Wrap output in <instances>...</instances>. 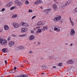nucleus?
Returning <instances> with one entry per match:
<instances>
[{
    "instance_id": "nucleus-1",
    "label": "nucleus",
    "mask_w": 77,
    "mask_h": 77,
    "mask_svg": "<svg viewBox=\"0 0 77 77\" xmlns=\"http://www.w3.org/2000/svg\"><path fill=\"white\" fill-rule=\"evenodd\" d=\"M8 44V41L6 39L3 38L0 39V44L6 45Z\"/></svg>"
},
{
    "instance_id": "nucleus-2",
    "label": "nucleus",
    "mask_w": 77,
    "mask_h": 77,
    "mask_svg": "<svg viewBox=\"0 0 77 77\" xmlns=\"http://www.w3.org/2000/svg\"><path fill=\"white\" fill-rule=\"evenodd\" d=\"M12 25L14 28H18L20 27V24L16 22L13 23Z\"/></svg>"
},
{
    "instance_id": "nucleus-3",
    "label": "nucleus",
    "mask_w": 77,
    "mask_h": 77,
    "mask_svg": "<svg viewBox=\"0 0 77 77\" xmlns=\"http://www.w3.org/2000/svg\"><path fill=\"white\" fill-rule=\"evenodd\" d=\"M61 18H62L61 16H59L57 17H54L53 19V20L54 21H59V20H60Z\"/></svg>"
},
{
    "instance_id": "nucleus-4",
    "label": "nucleus",
    "mask_w": 77,
    "mask_h": 77,
    "mask_svg": "<svg viewBox=\"0 0 77 77\" xmlns=\"http://www.w3.org/2000/svg\"><path fill=\"white\" fill-rule=\"evenodd\" d=\"M14 44L15 42H14L10 41L9 42V45L10 47H13V46L14 45Z\"/></svg>"
},
{
    "instance_id": "nucleus-5",
    "label": "nucleus",
    "mask_w": 77,
    "mask_h": 77,
    "mask_svg": "<svg viewBox=\"0 0 77 77\" xmlns=\"http://www.w3.org/2000/svg\"><path fill=\"white\" fill-rule=\"evenodd\" d=\"M74 61L72 60H69L68 61H67L66 62L67 63V64H73Z\"/></svg>"
},
{
    "instance_id": "nucleus-6",
    "label": "nucleus",
    "mask_w": 77,
    "mask_h": 77,
    "mask_svg": "<svg viewBox=\"0 0 77 77\" xmlns=\"http://www.w3.org/2000/svg\"><path fill=\"white\" fill-rule=\"evenodd\" d=\"M27 30H28V29L27 28H23L21 29V32L22 33H24L27 31Z\"/></svg>"
},
{
    "instance_id": "nucleus-7",
    "label": "nucleus",
    "mask_w": 77,
    "mask_h": 77,
    "mask_svg": "<svg viewBox=\"0 0 77 77\" xmlns=\"http://www.w3.org/2000/svg\"><path fill=\"white\" fill-rule=\"evenodd\" d=\"M21 25L22 26H25V27H29V24H28L24 22H21L20 23Z\"/></svg>"
},
{
    "instance_id": "nucleus-8",
    "label": "nucleus",
    "mask_w": 77,
    "mask_h": 77,
    "mask_svg": "<svg viewBox=\"0 0 77 77\" xmlns=\"http://www.w3.org/2000/svg\"><path fill=\"white\" fill-rule=\"evenodd\" d=\"M53 8L54 11H57L58 10V8H57V5L56 4H54L53 5Z\"/></svg>"
},
{
    "instance_id": "nucleus-9",
    "label": "nucleus",
    "mask_w": 77,
    "mask_h": 77,
    "mask_svg": "<svg viewBox=\"0 0 77 77\" xmlns=\"http://www.w3.org/2000/svg\"><path fill=\"white\" fill-rule=\"evenodd\" d=\"M75 31H74V29H72L70 32V35L72 36H73V35H74L75 34Z\"/></svg>"
},
{
    "instance_id": "nucleus-10",
    "label": "nucleus",
    "mask_w": 77,
    "mask_h": 77,
    "mask_svg": "<svg viewBox=\"0 0 77 77\" xmlns=\"http://www.w3.org/2000/svg\"><path fill=\"white\" fill-rule=\"evenodd\" d=\"M42 3V1L41 0H38L37 1L35 2V5H38L39 4V3Z\"/></svg>"
},
{
    "instance_id": "nucleus-11",
    "label": "nucleus",
    "mask_w": 77,
    "mask_h": 77,
    "mask_svg": "<svg viewBox=\"0 0 77 77\" xmlns=\"http://www.w3.org/2000/svg\"><path fill=\"white\" fill-rule=\"evenodd\" d=\"M35 36H33V35H32L29 37V41H32L35 39Z\"/></svg>"
},
{
    "instance_id": "nucleus-12",
    "label": "nucleus",
    "mask_w": 77,
    "mask_h": 77,
    "mask_svg": "<svg viewBox=\"0 0 77 77\" xmlns=\"http://www.w3.org/2000/svg\"><path fill=\"white\" fill-rule=\"evenodd\" d=\"M42 32V30H41V29L38 28L37 29V31H36L35 32V34L36 35H38V33H41Z\"/></svg>"
},
{
    "instance_id": "nucleus-13",
    "label": "nucleus",
    "mask_w": 77,
    "mask_h": 77,
    "mask_svg": "<svg viewBox=\"0 0 77 77\" xmlns=\"http://www.w3.org/2000/svg\"><path fill=\"white\" fill-rule=\"evenodd\" d=\"M44 23L43 22H38L37 23V26H41L42 25H44Z\"/></svg>"
},
{
    "instance_id": "nucleus-14",
    "label": "nucleus",
    "mask_w": 77,
    "mask_h": 77,
    "mask_svg": "<svg viewBox=\"0 0 77 77\" xmlns=\"http://www.w3.org/2000/svg\"><path fill=\"white\" fill-rule=\"evenodd\" d=\"M54 31H56L57 32H60V29L59 28L57 27L54 28Z\"/></svg>"
},
{
    "instance_id": "nucleus-15",
    "label": "nucleus",
    "mask_w": 77,
    "mask_h": 77,
    "mask_svg": "<svg viewBox=\"0 0 77 77\" xmlns=\"http://www.w3.org/2000/svg\"><path fill=\"white\" fill-rule=\"evenodd\" d=\"M48 25H47L43 27L42 30H48Z\"/></svg>"
},
{
    "instance_id": "nucleus-16",
    "label": "nucleus",
    "mask_w": 77,
    "mask_h": 77,
    "mask_svg": "<svg viewBox=\"0 0 77 77\" xmlns=\"http://www.w3.org/2000/svg\"><path fill=\"white\" fill-rule=\"evenodd\" d=\"M2 51L4 53H7L8 51V49L7 48H3Z\"/></svg>"
},
{
    "instance_id": "nucleus-17",
    "label": "nucleus",
    "mask_w": 77,
    "mask_h": 77,
    "mask_svg": "<svg viewBox=\"0 0 77 77\" xmlns=\"http://www.w3.org/2000/svg\"><path fill=\"white\" fill-rule=\"evenodd\" d=\"M12 5V2H10L7 4V7H11Z\"/></svg>"
},
{
    "instance_id": "nucleus-18",
    "label": "nucleus",
    "mask_w": 77,
    "mask_h": 77,
    "mask_svg": "<svg viewBox=\"0 0 77 77\" xmlns=\"http://www.w3.org/2000/svg\"><path fill=\"white\" fill-rule=\"evenodd\" d=\"M69 20L70 21V24L72 26H74V22L72 21L71 19V18H69Z\"/></svg>"
},
{
    "instance_id": "nucleus-19",
    "label": "nucleus",
    "mask_w": 77,
    "mask_h": 77,
    "mask_svg": "<svg viewBox=\"0 0 77 77\" xmlns=\"http://www.w3.org/2000/svg\"><path fill=\"white\" fill-rule=\"evenodd\" d=\"M4 29L5 30H9V26L8 25H5L4 27Z\"/></svg>"
},
{
    "instance_id": "nucleus-20",
    "label": "nucleus",
    "mask_w": 77,
    "mask_h": 77,
    "mask_svg": "<svg viewBox=\"0 0 77 77\" xmlns=\"http://www.w3.org/2000/svg\"><path fill=\"white\" fill-rule=\"evenodd\" d=\"M49 12V11L48 9H46L44 11V12L45 14H48Z\"/></svg>"
},
{
    "instance_id": "nucleus-21",
    "label": "nucleus",
    "mask_w": 77,
    "mask_h": 77,
    "mask_svg": "<svg viewBox=\"0 0 77 77\" xmlns=\"http://www.w3.org/2000/svg\"><path fill=\"white\" fill-rule=\"evenodd\" d=\"M17 17V14H14L12 16V18H15Z\"/></svg>"
},
{
    "instance_id": "nucleus-22",
    "label": "nucleus",
    "mask_w": 77,
    "mask_h": 77,
    "mask_svg": "<svg viewBox=\"0 0 77 77\" xmlns=\"http://www.w3.org/2000/svg\"><path fill=\"white\" fill-rule=\"evenodd\" d=\"M42 69H44V70H46L47 69V67L45 66H43L42 67Z\"/></svg>"
},
{
    "instance_id": "nucleus-23",
    "label": "nucleus",
    "mask_w": 77,
    "mask_h": 77,
    "mask_svg": "<svg viewBox=\"0 0 77 77\" xmlns=\"http://www.w3.org/2000/svg\"><path fill=\"white\" fill-rule=\"evenodd\" d=\"M70 1H68L67 3L66 4L65 6H68L69 4H70Z\"/></svg>"
},
{
    "instance_id": "nucleus-24",
    "label": "nucleus",
    "mask_w": 77,
    "mask_h": 77,
    "mask_svg": "<svg viewBox=\"0 0 77 77\" xmlns=\"http://www.w3.org/2000/svg\"><path fill=\"white\" fill-rule=\"evenodd\" d=\"M22 5H23V4H22V2H21L19 1V2L18 3L17 5L19 6H21Z\"/></svg>"
},
{
    "instance_id": "nucleus-25",
    "label": "nucleus",
    "mask_w": 77,
    "mask_h": 77,
    "mask_svg": "<svg viewBox=\"0 0 77 77\" xmlns=\"http://www.w3.org/2000/svg\"><path fill=\"white\" fill-rule=\"evenodd\" d=\"M25 4L26 5H28L29 4V2L28 1H26L25 2Z\"/></svg>"
},
{
    "instance_id": "nucleus-26",
    "label": "nucleus",
    "mask_w": 77,
    "mask_h": 77,
    "mask_svg": "<svg viewBox=\"0 0 77 77\" xmlns=\"http://www.w3.org/2000/svg\"><path fill=\"white\" fill-rule=\"evenodd\" d=\"M39 28H40V27L38 26V27H36V28H34L33 29V30H34V31H35L36 30V29H38Z\"/></svg>"
},
{
    "instance_id": "nucleus-27",
    "label": "nucleus",
    "mask_w": 77,
    "mask_h": 77,
    "mask_svg": "<svg viewBox=\"0 0 77 77\" xmlns=\"http://www.w3.org/2000/svg\"><path fill=\"white\" fill-rule=\"evenodd\" d=\"M19 2V1L17 0L15 1L14 2L15 3V4H16V5H18Z\"/></svg>"
},
{
    "instance_id": "nucleus-28",
    "label": "nucleus",
    "mask_w": 77,
    "mask_h": 77,
    "mask_svg": "<svg viewBox=\"0 0 77 77\" xmlns=\"http://www.w3.org/2000/svg\"><path fill=\"white\" fill-rule=\"evenodd\" d=\"M7 40L8 41H11V37L9 36L7 38Z\"/></svg>"
},
{
    "instance_id": "nucleus-29",
    "label": "nucleus",
    "mask_w": 77,
    "mask_h": 77,
    "mask_svg": "<svg viewBox=\"0 0 77 77\" xmlns=\"http://www.w3.org/2000/svg\"><path fill=\"white\" fill-rule=\"evenodd\" d=\"M33 12V11H32V10L31 9H30L29 10V13H30L31 12Z\"/></svg>"
},
{
    "instance_id": "nucleus-30",
    "label": "nucleus",
    "mask_w": 77,
    "mask_h": 77,
    "mask_svg": "<svg viewBox=\"0 0 77 77\" xmlns=\"http://www.w3.org/2000/svg\"><path fill=\"white\" fill-rule=\"evenodd\" d=\"M23 36V37H25V36H27V35L26 34H24L22 35Z\"/></svg>"
},
{
    "instance_id": "nucleus-31",
    "label": "nucleus",
    "mask_w": 77,
    "mask_h": 77,
    "mask_svg": "<svg viewBox=\"0 0 77 77\" xmlns=\"http://www.w3.org/2000/svg\"><path fill=\"white\" fill-rule=\"evenodd\" d=\"M17 50H20L21 49H22L21 47V46H19L17 48Z\"/></svg>"
},
{
    "instance_id": "nucleus-32",
    "label": "nucleus",
    "mask_w": 77,
    "mask_h": 77,
    "mask_svg": "<svg viewBox=\"0 0 77 77\" xmlns=\"http://www.w3.org/2000/svg\"><path fill=\"white\" fill-rule=\"evenodd\" d=\"M62 65V63H59L58 64V66H61Z\"/></svg>"
},
{
    "instance_id": "nucleus-33",
    "label": "nucleus",
    "mask_w": 77,
    "mask_h": 77,
    "mask_svg": "<svg viewBox=\"0 0 77 77\" xmlns=\"http://www.w3.org/2000/svg\"><path fill=\"white\" fill-rule=\"evenodd\" d=\"M14 8L15 7H12L10 8V10H11V11H12V10H13V9H14Z\"/></svg>"
},
{
    "instance_id": "nucleus-34",
    "label": "nucleus",
    "mask_w": 77,
    "mask_h": 77,
    "mask_svg": "<svg viewBox=\"0 0 77 77\" xmlns=\"http://www.w3.org/2000/svg\"><path fill=\"white\" fill-rule=\"evenodd\" d=\"M31 33H33V34H35V32L33 30H31Z\"/></svg>"
},
{
    "instance_id": "nucleus-35",
    "label": "nucleus",
    "mask_w": 77,
    "mask_h": 77,
    "mask_svg": "<svg viewBox=\"0 0 77 77\" xmlns=\"http://www.w3.org/2000/svg\"><path fill=\"white\" fill-rule=\"evenodd\" d=\"M36 18V16H34L32 17L31 19L32 20H33L34 18Z\"/></svg>"
},
{
    "instance_id": "nucleus-36",
    "label": "nucleus",
    "mask_w": 77,
    "mask_h": 77,
    "mask_svg": "<svg viewBox=\"0 0 77 77\" xmlns=\"http://www.w3.org/2000/svg\"><path fill=\"white\" fill-rule=\"evenodd\" d=\"M12 36H13V37H16V36H17V35L14 34H12Z\"/></svg>"
},
{
    "instance_id": "nucleus-37",
    "label": "nucleus",
    "mask_w": 77,
    "mask_h": 77,
    "mask_svg": "<svg viewBox=\"0 0 77 77\" xmlns=\"http://www.w3.org/2000/svg\"><path fill=\"white\" fill-rule=\"evenodd\" d=\"M60 22L61 24H62L63 23V20H60Z\"/></svg>"
},
{
    "instance_id": "nucleus-38",
    "label": "nucleus",
    "mask_w": 77,
    "mask_h": 77,
    "mask_svg": "<svg viewBox=\"0 0 77 77\" xmlns=\"http://www.w3.org/2000/svg\"><path fill=\"white\" fill-rule=\"evenodd\" d=\"M74 11L75 12H77V7L75 8V9Z\"/></svg>"
},
{
    "instance_id": "nucleus-39",
    "label": "nucleus",
    "mask_w": 77,
    "mask_h": 77,
    "mask_svg": "<svg viewBox=\"0 0 77 77\" xmlns=\"http://www.w3.org/2000/svg\"><path fill=\"white\" fill-rule=\"evenodd\" d=\"M3 30L2 28H0V32H2Z\"/></svg>"
},
{
    "instance_id": "nucleus-40",
    "label": "nucleus",
    "mask_w": 77,
    "mask_h": 77,
    "mask_svg": "<svg viewBox=\"0 0 77 77\" xmlns=\"http://www.w3.org/2000/svg\"><path fill=\"white\" fill-rule=\"evenodd\" d=\"M23 77H28V76L27 75H23Z\"/></svg>"
},
{
    "instance_id": "nucleus-41",
    "label": "nucleus",
    "mask_w": 77,
    "mask_h": 77,
    "mask_svg": "<svg viewBox=\"0 0 77 77\" xmlns=\"http://www.w3.org/2000/svg\"><path fill=\"white\" fill-rule=\"evenodd\" d=\"M17 60H15L13 62L14 63H17Z\"/></svg>"
},
{
    "instance_id": "nucleus-42",
    "label": "nucleus",
    "mask_w": 77,
    "mask_h": 77,
    "mask_svg": "<svg viewBox=\"0 0 77 77\" xmlns=\"http://www.w3.org/2000/svg\"><path fill=\"white\" fill-rule=\"evenodd\" d=\"M19 37H23V35H19Z\"/></svg>"
},
{
    "instance_id": "nucleus-43",
    "label": "nucleus",
    "mask_w": 77,
    "mask_h": 77,
    "mask_svg": "<svg viewBox=\"0 0 77 77\" xmlns=\"http://www.w3.org/2000/svg\"><path fill=\"white\" fill-rule=\"evenodd\" d=\"M12 72H11V73H14V72H15L14 71V70H13L12 71H11Z\"/></svg>"
},
{
    "instance_id": "nucleus-44",
    "label": "nucleus",
    "mask_w": 77,
    "mask_h": 77,
    "mask_svg": "<svg viewBox=\"0 0 77 77\" xmlns=\"http://www.w3.org/2000/svg\"><path fill=\"white\" fill-rule=\"evenodd\" d=\"M5 64H7V61L6 60H5Z\"/></svg>"
},
{
    "instance_id": "nucleus-45",
    "label": "nucleus",
    "mask_w": 77,
    "mask_h": 77,
    "mask_svg": "<svg viewBox=\"0 0 77 77\" xmlns=\"http://www.w3.org/2000/svg\"><path fill=\"white\" fill-rule=\"evenodd\" d=\"M5 8H3L2 9V11H5Z\"/></svg>"
},
{
    "instance_id": "nucleus-46",
    "label": "nucleus",
    "mask_w": 77,
    "mask_h": 77,
    "mask_svg": "<svg viewBox=\"0 0 77 77\" xmlns=\"http://www.w3.org/2000/svg\"><path fill=\"white\" fill-rule=\"evenodd\" d=\"M53 68H56V66H53Z\"/></svg>"
},
{
    "instance_id": "nucleus-47",
    "label": "nucleus",
    "mask_w": 77,
    "mask_h": 77,
    "mask_svg": "<svg viewBox=\"0 0 77 77\" xmlns=\"http://www.w3.org/2000/svg\"><path fill=\"white\" fill-rule=\"evenodd\" d=\"M38 44H41V42H38Z\"/></svg>"
},
{
    "instance_id": "nucleus-48",
    "label": "nucleus",
    "mask_w": 77,
    "mask_h": 77,
    "mask_svg": "<svg viewBox=\"0 0 77 77\" xmlns=\"http://www.w3.org/2000/svg\"><path fill=\"white\" fill-rule=\"evenodd\" d=\"M29 53H30V54H32V51H29Z\"/></svg>"
},
{
    "instance_id": "nucleus-49",
    "label": "nucleus",
    "mask_w": 77,
    "mask_h": 77,
    "mask_svg": "<svg viewBox=\"0 0 77 77\" xmlns=\"http://www.w3.org/2000/svg\"><path fill=\"white\" fill-rule=\"evenodd\" d=\"M20 77H24V75H20Z\"/></svg>"
},
{
    "instance_id": "nucleus-50",
    "label": "nucleus",
    "mask_w": 77,
    "mask_h": 77,
    "mask_svg": "<svg viewBox=\"0 0 77 77\" xmlns=\"http://www.w3.org/2000/svg\"><path fill=\"white\" fill-rule=\"evenodd\" d=\"M21 48L22 49V48L23 49V48H24V47L23 46H21Z\"/></svg>"
},
{
    "instance_id": "nucleus-51",
    "label": "nucleus",
    "mask_w": 77,
    "mask_h": 77,
    "mask_svg": "<svg viewBox=\"0 0 77 77\" xmlns=\"http://www.w3.org/2000/svg\"><path fill=\"white\" fill-rule=\"evenodd\" d=\"M72 45H73V44L72 43H71L70 45V46H72Z\"/></svg>"
},
{
    "instance_id": "nucleus-52",
    "label": "nucleus",
    "mask_w": 77,
    "mask_h": 77,
    "mask_svg": "<svg viewBox=\"0 0 77 77\" xmlns=\"http://www.w3.org/2000/svg\"><path fill=\"white\" fill-rule=\"evenodd\" d=\"M65 45H68V43H66L65 44Z\"/></svg>"
},
{
    "instance_id": "nucleus-53",
    "label": "nucleus",
    "mask_w": 77,
    "mask_h": 77,
    "mask_svg": "<svg viewBox=\"0 0 77 77\" xmlns=\"http://www.w3.org/2000/svg\"><path fill=\"white\" fill-rule=\"evenodd\" d=\"M17 69V67H14V69Z\"/></svg>"
},
{
    "instance_id": "nucleus-54",
    "label": "nucleus",
    "mask_w": 77,
    "mask_h": 77,
    "mask_svg": "<svg viewBox=\"0 0 77 77\" xmlns=\"http://www.w3.org/2000/svg\"><path fill=\"white\" fill-rule=\"evenodd\" d=\"M40 8H41V9H43V7H40Z\"/></svg>"
},
{
    "instance_id": "nucleus-55",
    "label": "nucleus",
    "mask_w": 77,
    "mask_h": 77,
    "mask_svg": "<svg viewBox=\"0 0 77 77\" xmlns=\"http://www.w3.org/2000/svg\"><path fill=\"white\" fill-rule=\"evenodd\" d=\"M23 61H24V62H26V60H24Z\"/></svg>"
},
{
    "instance_id": "nucleus-56",
    "label": "nucleus",
    "mask_w": 77,
    "mask_h": 77,
    "mask_svg": "<svg viewBox=\"0 0 77 77\" xmlns=\"http://www.w3.org/2000/svg\"><path fill=\"white\" fill-rule=\"evenodd\" d=\"M54 0V1H57V0Z\"/></svg>"
},
{
    "instance_id": "nucleus-57",
    "label": "nucleus",
    "mask_w": 77,
    "mask_h": 77,
    "mask_svg": "<svg viewBox=\"0 0 77 77\" xmlns=\"http://www.w3.org/2000/svg\"><path fill=\"white\" fill-rule=\"evenodd\" d=\"M22 66V67H23V66Z\"/></svg>"
},
{
    "instance_id": "nucleus-58",
    "label": "nucleus",
    "mask_w": 77,
    "mask_h": 77,
    "mask_svg": "<svg viewBox=\"0 0 77 77\" xmlns=\"http://www.w3.org/2000/svg\"><path fill=\"white\" fill-rule=\"evenodd\" d=\"M42 59H43V58H42Z\"/></svg>"
},
{
    "instance_id": "nucleus-59",
    "label": "nucleus",
    "mask_w": 77,
    "mask_h": 77,
    "mask_svg": "<svg viewBox=\"0 0 77 77\" xmlns=\"http://www.w3.org/2000/svg\"><path fill=\"white\" fill-rule=\"evenodd\" d=\"M27 63H28V64H29V63H28L27 62Z\"/></svg>"
},
{
    "instance_id": "nucleus-60",
    "label": "nucleus",
    "mask_w": 77,
    "mask_h": 77,
    "mask_svg": "<svg viewBox=\"0 0 77 77\" xmlns=\"http://www.w3.org/2000/svg\"><path fill=\"white\" fill-rule=\"evenodd\" d=\"M43 74V73H42V74Z\"/></svg>"
},
{
    "instance_id": "nucleus-61",
    "label": "nucleus",
    "mask_w": 77,
    "mask_h": 77,
    "mask_svg": "<svg viewBox=\"0 0 77 77\" xmlns=\"http://www.w3.org/2000/svg\"><path fill=\"white\" fill-rule=\"evenodd\" d=\"M18 77H21V76H18Z\"/></svg>"
}]
</instances>
